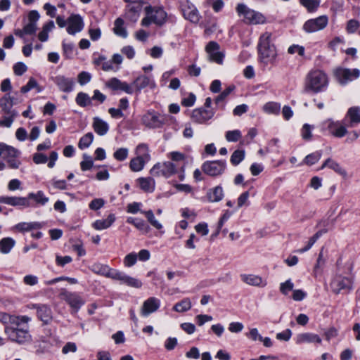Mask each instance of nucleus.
Segmentation results:
<instances>
[{
	"mask_svg": "<svg viewBox=\"0 0 360 360\" xmlns=\"http://www.w3.org/2000/svg\"><path fill=\"white\" fill-rule=\"evenodd\" d=\"M245 158V151L243 150H235L230 159V162L233 165H238L240 164Z\"/></svg>",
	"mask_w": 360,
	"mask_h": 360,
	"instance_id": "obj_50",
	"label": "nucleus"
},
{
	"mask_svg": "<svg viewBox=\"0 0 360 360\" xmlns=\"http://www.w3.org/2000/svg\"><path fill=\"white\" fill-rule=\"evenodd\" d=\"M25 198L30 202V200H33L37 205H44L49 200L41 191H39L37 193H30Z\"/></svg>",
	"mask_w": 360,
	"mask_h": 360,
	"instance_id": "obj_37",
	"label": "nucleus"
},
{
	"mask_svg": "<svg viewBox=\"0 0 360 360\" xmlns=\"http://www.w3.org/2000/svg\"><path fill=\"white\" fill-rule=\"evenodd\" d=\"M74 44L72 43H63V55L68 59H71L74 55Z\"/></svg>",
	"mask_w": 360,
	"mask_h": 360,
	"instance_id": "obj_58",
	"label": "nucleus"
},
{
	"mask_svg": "<svg viewBox=\"0 0 360 360\" xmlns=\"http://www.w3.org/2000/svg\"><path fill=\"white\" fill-rule=\"evenodd\" d=\"M141 213L145 214L146 217L149 223L155 229H161L162 228V226L161 223H160L155 217L154 214L152 210H148V211H141Z\"/></svg>",
	"mask_w": 360,
	"mask_h": 360,
	"instance_id": "obj_48",
	"label": "nucleus"
},
{
	"mask_svg": "<svg viewBox=\"0 0 360 360\" xmlns=\"http://www.w3.org/2000/svg\"><path fill=\"white\" fill-rule=\"evenodd\" d=\"M167 158L170 159V161L158 162L151 168L150 172L152 176L169 178L179 173V169H183L186 167V156L185 154L173 151L167 154Z\"/></svg>",
	"mask_w": 360,
	"mask_h": 360,
	"instance_id": "obj_1",
	"label": "nucleus"
},
{
	"mask_svg": "<svg viewBox=\"0 0 360 360\" xmlns=\"http://www.w3.org/2000/svg\"><path fill=\"white\" fill-rule=\"evenodd\" d=\"M84 27L82 18L79 15H72L68 18L67 32L70 34H75L80 32Z\"/></svg>",
	"mask_w": 360,
	"mask_h": 360,
	"instance_id": "obj_24",
	"label": "nucleus"
},
{
	"mask_svg": "<svg viewBox=\"0 0 360 360\" xmlns=\"http://www.w3.org/2000/svg\"><path fill=\"white\" fill-rule=\"evenodd\" d=\"M115 221L114 214H110L105 219H98L94 222L93 227L98 231L107 229L112 226Z\"/></svg>",
	"mask_w": 360,
	"mask_h": 360,
	"instance_id": "obj_31",
	"label": "nucleus"
},
{
	"mask_svg": "<svg viewBox=\"0 0 360 360\" xmlns=\"http://www.w3.org/2000/svg\"><path fill=\"white\" fill-rule=\"evenodd\" d=\"M201 168L205 174L210 176H218L224 174L226 162L225 160L206 161Z\"/></svg>",
	"mask_w": 360,
	"mask_h": 360,
	"instance_id": "obj_8",
	"label": "nucleus"
},
{
	"mask_svg": "<svg viewBox=\"0 0 360 360\" xmlns=\"http://www.w3.org/2000/svg\"><path fill=\"white\" fill-rule=\"evenodd\" d=\"M241 280L248 285L264 288L267 285V281L258 275L241 274Z\"/></svg>",
	"mask_w": 360,
	"mask_h": 360,
	"instance_id": "obj_25",
	"label": "nucleus"
},
{
	"mask_svg": "<svg viewBox=\"0 0 360 360\" xmlns=\"http://www.w3.org/2000/svg\"><path fill=\"white\" fill-rule=\"evenodd\" d=\"M330 287L332 291L335 294H339L342 292H349L352 290L353 287L352 278L336 274L331 281Z\"/></svg>",
	"mask_w": 360,
	"mask_h": 360,
	"instance_id": "obj_7",
	"label": "nucleus"
},
{
	"mask_svg": "<svg viewBox=\"0 0 360 360\" xmlns=\"http://www.w3.org/2000/svg\"><path fill=\"white\" fill-rule=\"evenodd\" d=\"M214 113L215 112L212 109L199 108L193 110L191 114V119L196 123L204 124L212 119Z\"/></svg>",
	"mask_w": 360,
	"mask_h": 360,
	"instance_id": "obj_19",
	"label": "nucleus"
},
{
	"mask_svg": "<svg viewBox=\"0 0 360 360\" xmlns=\"http://www.w3.org/2000/svg\"><path fill=\"white\" fill-rule=\"evenodd\" d=\"M94 63L98 66H101V68L105 71L113 70L112 62L107 60L105 57H99L98 59H95Z\"/></svg>",
	"mask_w": 360,
	"mask_h": 360,
	"instance_id": "obj_49",
	"label": "nucleus"
},
{
	"mask_svg": "<svg viewBox=\"0 0 360 360\" xmlns=\"http://www.w3.org/2000/svg\"><path fill=\"white\" fill-rule=\"evenodd\" d=\"M179 8L185 19L193 23H198L200 16L198 9L188 0H180Z\"/></svg>",
	"mask_w": 360,
	"mask_h": 360,
	"instance_id": "obj_9",
	"label": "nucleus"
},
{
	"mask_svg": "<svg viewBox=\"0 0 360 360\" xmlns=\"http://www.w3.org/2000/svg\"><path fill=\"white\" fill-rule=\"evenodd\" d=\"M311 342L321 343V339L318 335L310 333H301L297 337V343L302 344Z\"/></svg>",
	"mask_w": 360,
	"mask_h": 360,
	"instance_id": "obj_33",
	"label": "nucleus"
},
{
	"mask_svg": "<svg viewBox=\"0 0 360 360\" xmlns=\"http://www.w3.org/2000/svg\"><path fill=\"white\" fill-rule=\"evenodd\" d=\"M328 84L326 74L320 70H311L306 76L303 91L318 94L325 90Z\"/></svg>",
	"mask_w": 360,
	"mask_h": 360,
	"instance_id": "obj_3",
	"label": "nucleus"
},
{
	"mask_svg": "<svg viewBox=\"0 0 360 360\" xmlns=\"http://www.w3.org/2000/svg\"><path fill=\"white\" fill-rule=\"evenodd\" d=\"M55 27L53 21L51 20L43 26L42 30L39 33V39L44 42L49 39V32Z\"/></svg>",
	"mask_w": 360,
	"mask_h": 360,
	"instance_id": "obj_45",
	"label": "nucleus"
},
{
	"mask_svg": "<svg viewBox=\"0 0 360 360\" xmlns=\"http://www.w3.org/2000/svg\"><path fill=\"white\" fill-rule=\"evenodd\" d=\"M20 150L4 143L1 145L0 157H2L11 169H18L21 165L19 160Z\"/></svg>",
	"mask_w": 360,
	"mask_h": 360,
	"instance_id": "obj_6",
	"label": "nucleus"
},
{
	"mask_svg": "<svg viewBox=\"0 0 360 360\" xmlns=\"http://www.w3.org/2000/svg\"><path fill=\"white\" fill-rule=\"evenodd\" d=\"M39 347H41L44 351H48L51 347L57 345L59 340L56 335L55 330L46 328L44 330V334L39 338Z\"/></svg>",
	"mask_w": 360,
	"mask_h": 360,
	"instance_id": "obj_14",
	"label": "nucleus"
},
{
	"mask_svg": "<svg viewBox=\"0 0 360 360\" xmlns=\"http://www.w3.org/2000/svg\"><path fill=\"white\" fill-rule=\"evenodd\" d=\"M131 86L132 87L134 86L136 90L140 91L142 89H144L147 86L154 88L155 84L154 81L152 80L149 77L146 75H141L134 81Z\"/></svg>",
	"mask_w": 360,
	"mask_h": 360,
	"instance_id": "obj_28",
	"label": "nucleus"
},
{
	"mask_svg": "<svg viewBox=\"0 0 360 360\" xmlns=\"http://www.w3.org/2000/svg\"><path fill=\"white\" fill-rule=\"evenodd\" d=\"M328 167L331 169H333L335 172L337 174L341 175L343 177H345L347 176V172L345 169L335 160L328 158L322 165L321 169H323L324 167Z\"/></svg>",
	"mask_w": 360,
	"mask_h": 360,
	"instance_id": "obj_32",
	"label": "nucleus"
},
{
	"mask_svg": "<svg viewBox=\"0 0 360 360\" xmlns=\"http://www.w3.org/2000/svg\"><path fill=\"white\" fill-rule=\"evenodd\" d=\"M207 197L210 202H215L222 200L224 197V191L221 186H217L210 189L207 193Z\"/></svg>",
	"mask_w": 360,
	"mask_h": 360,
	"instance_id": "obj_35",
	"label": "nucleus"
},
{
	"mask_svg": "<svg viewBox=\"0 0 360 360\" xmlns=\"http://www.w3.org/2000/svg\"><path fill=\"white\" fill-rule=\"evenodd\" d=\"M112 269H110L108 265L102 264L100 263H95L93 265L91 271L95 274L110 278V274L112 272Z\"/></svg>",
	"mask_w": 360,
	"mask_h": 360,
	"instance_id": "obj_42",
	"label": "nucleus"
},
{
	"mask_svg": "<svg viewBox=\"0 0 360 360\" xmlns=\"http://www.w3.org/2000/svg\"><path fill=\"white\" fill-rule=\"evenodd\" d=\"M147 161L140 158H132L129 162V167L133 172H139L143 169Z\"/></svg>",
	"mask_w": 360,
	"mask_h": 360,
	"instance_id": "obj_47",
	"label": "nucleus"
},
{
	"mask_svg": "<svg viewBox=\"0 0 360 360\" xmlns=\"http://www.w3.org/2000/svg\"><path fill=\"white\" fill-rule=\"evenodd\" d=\"M140 188L145 192H153L155 189V181L151 177L138 179Z\"/></svg>",
	"mask_w": 360,
	"mask_h": 360,
	"instance_id": "obj_39",
	"label": "nucleus"
},
{
	"mask_svg": "<svg viewBox=\"0 0 360 360\" xmlns=\"http://www.w3.org/2000/svg\"><path fill=\"white\" fill-rule=\"evenodd\" d=\"M127 222L133 224L139 230L148 233L150 231L149 226L141 219L128 217Z\"/></svg>",
	"mask_w": 360,
	"mask_h": 360,
	"instance_id": "obj_41",
	"label": "nucleus"
},
{
	"mask_svg": "<svg viewBox=\"0 0 360 360\" xmlns=\"http://www.w3.org/2000/svg\"><path fill=\"white\" fill-rule=\"evenodd\" d=\"M136 157L140 158L146 161H149L150 156L149 154L148 146L146 143L139 144L135 150Z\"/></svg>",
	"mask_w": 360,
	"mask_h": 360,
	"instance_id": "obj_43",
	"label": "nucleus"
},
{
	"mask_svg": "<svg viewBox=\"0 0 360 360\" xmlns=\"http://www.w3.org/2000/svg\"><path fill=\"white\" fill-rule=\"evenodd\" d=\"M13 98L9 94H6L0 99V106L4 114H17L15 110H13Z\"/></svg>",
	"mask_w": 360,
	"mask_h": 360,
	"instance_id": "obj_30",
	"label": "nucleus"
},
{
	"mask_svg": "<svg viewBox=\"0 0 360 360\" xmlns=\"http://www.w3.org/2000/svg\"><path fill=\"white\" fill-rule=\"evenodd\" d=\"M146 10L147 15L151 14L153 22L155 25L162 26L166 22L167 14L162 8H152L149 6Z\"/></svg>",
	"mask_w": 360,
	"mask_h": 360,
	"instance_id": "obj_21",
	"label": "nucleus"
},
{
	"mask_svg": "<svg viewBox=\"0 0 360 360\" xmlns=\"http://www.w3.org/2000/svg\"><path fill=\"white\" fill-rule=\"evenodd\" d=\"M236 11L239 16H243V21L246 24H263L266 21L265 17L261 13L250 9L243 4H238Z\"/></svg>",
	"mask_w": 360,
	"mask_h": 360,
	"instance_id": "obj_5",
	"label": "nucleus"
},
{
	"mask_svg": "<svg viewBox=\"0 0 360 360\" xmlns=\"http://www.w3.org/2000/svg\"><path fill=\"white\" fill-rule=\"evenodd\" d=\"M160 307V300L155 297H150L143 303L141 308V314L143 316H148L155 312Z\"/></svg>",
	"mask_w": 360,
	"mask_h": 360,
	"instance_id": "obj_23",
	"label": "nucleus"
},
{
	"mask_svg": "<svg viewBox=\"0 0 360 360\" xmlns=\"http://www.w3.org/2000/svg\"><path fill=\"white\" fill-rule=\"evenodd\" d=\"M263 109L267 113L276 115L280 112L281 105L276 102H269L264 105Z\"/></svg>",
	"mask_w": 360,
	"mask_h": 360,
	"instance_id": "obj_52",
	"label": "nucleus"
},
{
	"mask_svg": "<svg viewBox=\"0 0 360 360\" xmlns=\"http://www.w3.org/2000/svg\"><path fill=\"white\" fill-rule=\"evenodd\" d=\"M300 2L309 12L315 11L320 4L319 0H300Z\"/></svg>",
	"mask_w": 360,
	"mask_h": 360,
	"instance_id": "obj_51",
	"label": "nucleus"
},
{
	"mask_svg": "<svg viewBox=\"0 0 360 360\" xmlns=\"http://www.w3.org/2000/svg\"><path fill=\"white\" fill-rule=\"evenodd\" d=\"M141 10L140 5H131L129 6V10L127 13V16L132 20L136 21L139 17V13Z\"/></svg>",
	"mask_w": 360,
	"mask_h": 360,
	"instance_id": "obj_53",
	"label": "nucleus"
},
{
	"mask_svg": "<svg viewBox=\"0 0 360 360\" xmlns=\"http://www.w3.org/2000/svg\"><path fill=\"white\" fill-rule=\"evenodd\" d=\"M43 226L40 222H21L15 226V229L20 232L30 231L34 229H39Z\"/></svg>",
	"mask_w": 360,
	"mask_h": 360,
	"instance_id": "obj_36",
	"label": "nucleus"
},
{
	"mask_svg": "<svg viewBox=\"0 0 360 360\" xmlns=\"http://www.w3.org/2000/svg\"><path fill=\"white\" fill-rule=\"evenodd\" d=\"M345 119H349L348 127H354L360 123V108L351 107L348 109Z\"/></svg>",
	"mask_w": 360,
	"mask_h": 360,
	"instance_id": "obj_27",
	"label": "nucleus"
},
{
	"mask_svg": "<svg viewBox=\"0 0 360 360\" xmlns=\"http://www.w3.org/2000/svg\"><path fill=\"white\" fill-rule=\"evenodd\" d=\"M59 297L75 309H78L84 304L83 300L79 295L68 292L65 289H61Z\"/></svg>",
	"mask_w": 360,
	"mask_h": 360,
	"instance_id": "obj_20",
	"label": "nucleus"
},
{
	"mask_svg": "<svg viewBox=\"0 0 360 360\" xmlns=\"http://www.w3.org/2000/svg\"><path fill=\"white\" fill-rule=\"evenodd\" d=\"M271 34L265 32L259 37L258 51L260 60L264 64L272 63L276 58L275 46L271 43Z\"/></svg>",
	"mask_w": 360,
	"mask_h": 360,
	"instance_id": "obj_4",
	"label": "nucleus"
},
{
	"mask_svg": "<svg viewBox=\"0 0 360 360\" xmlns=\"http://www.w3.org/2000/svg\"><path fill=\"white\" fill-rule=\"evenodd\" d=\"M106 85L112 90H121L129 94L134 91L132 86L127 82H121L117 78H112L106 83Z\"/></svg>",
	"mask_w": 360,
	"mask_h": 360,
	"instance_id": "obj_26",
	"label": "nucleus"
},
{
	"mask_svg": "<svg viewBox=\"0 0 360 360\" xmlns=\"http://www.w3.org/2000/svg\"><path fill=\"white\" fill-rule=\"evenodd\" d=\"M113 31L117 36L123 38H126L127 37V32L124 27V20L122 18H118L115 20Z\"/></svg>",
	"mask_w": 360,
	"mask_h": 360,
	"instance_id": "obj_44",
	"label": "nucleus"
},
{
	"mask_svg": "<svg viewBox=\"0 0 360 360\" xmlns=\"http://www.w3.org/2000/svg\"><path fill=\"white\" fill-rule=\"evenodd\" d=\"M328 23V17L323 15L318 18L307 20L303 25V29L308 33H312L323 30L326 27Z\"/></svg>",
	"mask_w": 360,
	"mask_h": 360,
	"instance_id": "obj_10",
	"label": "nucleus"
},
{
	"mask_svg": "<svg viewBox=\"0 0 360 360\" xmlns=\"http://www.w3.org/2000/svg\"><path fill=\"white\" fill-rule=\"evenodd\" d=\"M6 115L0 119V127H11L17 114H5Z\"/></svg>",
	"mask_w": 360,
	"mask_h": 360,
	"instance_id": "obj_55",
	"label": "nucleus"
},
{
	"mask_svg": "<svg viewBox=\"0 0 360 360\" xmlns=\"http://www.w3.org/2000/svg\"><path fill=\"white\" fill-rule=\"evenodd\" d=\"M110 278L113 280L119 281L121 283L125 284L129 287L140 288L142 286L141 281L131 277L124 272L116 269H112V272L110 274Z\"/></svg>",
	"mask_w": 360,
	"mask_h": 360,
	"instance_id": "obj_11",
	"label": "nucleus"
},
{
	"mask_svg": "<svg viewBox=\"0 0 360 360\" xmlns=\"http://www.w3.org/2000/svg\"><path fill=\"white\" fill-rule=\"evenodd\" d=\"M91 168H94L95 173V178L98 181H105L110 177L109 172L105 165L94 166L91 161Z\"/></svg>",
	"mask_w": 360,
	"mask_h": 360,
	"instance_id": "obj_38",
	"label": "nucleus"
},
{
	"mask_svg": "<svg viewBox=\"0 0 360 360\" xmlns=\"http://www.w3.org/2000/svg\"><path fill=\"white\" fill-rule=\"evenodd\" d=\"M241 132L238 129L228 131L226 133V139L229 142H236L241 138Z\"/></svg>",
	"mask_w": 360,
	"mask_h": 360,
	"instance_id": "obj_60",
	"label": "nucleus"
},
{
	"mask_svg": "<svg viewBox=\"0 0 360 360\" xmlns=\"http://www.w3.org/2000/svg\"><path fill=\"white\" fill-rule=\"evenodd\" d=\"M142 122L148 128H160L163 125L165 118L155 111H148L143 116Z\"/></svg>",
	"mask_w": 360,
	"mask_h": 360,
	"instance_id": "obj_15",
	"label": "nucleus"
},
{
	"mask_svg": "<svg viewBox=\"0 0 360 360\" xmlns=\"http://www.w3.org/2000/svg\"><path fill=\"white\" fill-rule=\"evenodd\" d=\"M4 332L10 341L20 345H28L32 341L29 326L27 323L21 322L20 320H18L17 323L13 324V326H6Z\"/></svg>",
	"mask_w": 360,
	"mask_h": 360,
	"instance_id": "obj_2",
	"label": "nucleus"
},
{
	"mask_svg": "<svg viewBox=\"0 0 360 360\" xmlns=\"http://www.w3.org/2000/svg\"><path fill=\"white\" fill-rule=\"evenodd\" d=\"M105 200L103 198H94L91 200V210L97 212V214H99V212L98 211L105 205Z\"/></svg>",
	"mask_w": 360,
	"mask_h": 360,
	"instance_id": "obj_64",
	"label": "nucleus"
},
{
	"mask_svg": "<svg viewBox=\"0 0 360 360\" xmlns=\"http://www.w3.org/2000/svg\"><path fill=\"white\" fill-rule=\"evenodd\" d=\"M77 104L81 107H85L89 102V97L88 94L79 92L75 99Z\"/></svg>",
	"mask_w": 360,
	"mask_h": 360,
	"instance_id": "obj_61",
	"label": "nucleus"
},
{
	"mask_svg": "<svg viewBox=\"0 0 360 360\" xmlns=\"http://www.w3.org/2000/svg\"><path fill=\"white\" fill-rule=\"evenodd\" d=\"M0 203L19 207L20 208H27L33 206L31 202L28 201L25 197L19 196L1 195L0 196Z\"/></svg>",
	"mask_w": 360,
	"mask_h": 360,
	"instance_id": "obj_16",
	"label": "nucleus"
},
{
	"mask_svg": "<svg viewBox=\"0 0 360 360\" xmlns=\"http://www.w3.org/2000/svg\"><path fill=\"white\" fill-rule=\"evenodd\" d=\"M321 157V153L320 151L311 153L307 155L304 158V163L308 165H312L317 162L320 160Z\"/></svg>",
	"mask_w": 360,
	"mask_h": 360,
	"instance_id": "obj_56",
	"label": "nucleus"
},
{
	"mask_svg": "<svg viewBox=\"0 0 360 360\" xmlns=\"http://www.w3.org/2000/svg\"><path fill=\"white\" fill-rule=\"evenodd\" d=\"M30 309H36L37 315L44 324L49 323L52 319V311L49 306L44 304H32L30 305Z\"/></svg>",
	"mask_w": 360,
	"mask_h": 360,
	"instance_id": "obj_18",
	"label": "nucleus"
},
{
	"mask_svg": "<svg viewBox=\"0 0 360 360\" xmlns=\"http://www.w3.org/2000/svg\"><path fill=\"white\" fill-rule=\"evenodd\" d=\"M293 283L290 279H288L285 282L281 283L280 291L283 295H287L290 291L293 290Z\"/></svg>",
	"mask_w": 360,
	"mask_h": 360,
	"instance_id": "obj_62",
	"label": "nucleus"
},
{
	"mask_svg": "<svg viewBox=\"0 0 360 360\" xmlns=\"http://www.w3.org/2000/svg\"><path fill=\"white\" fill-rule=\"evenodd\" d=\"M34 88H37L38 92L41 91V88L39 87L38 84H37L36 79H34L33 77H31L29 79L27 84L26 85H25V86L21 87L20 91L22 94H25V93L30 91L31 89H34Z\"/></svg>",
	"mask_w": 360,
	"mask_h": 360,
	"instance_id": "obj_54",
	"label": "nucleus"
},
{
	"mask_svg": "<svg viewBox=\"0 0 360 360\" xmlns=\"http://www.w3.org/2000/svg\"><path fill=\"white\" fill-rule=\"evenodd\" d=\"M129 154V150L126 148H120L115 151L113 153V157L117 161H124L125 160Z\"/></svg>",
	"mask_w": 360,
	"mask_h": 360,
	"instance_id": "obj_57",
	"label": "nucleus"
},
{
	"mask_svg": "<svg viewBox=\"0 0 360 360\" xmlns=\"http://www.w3.org/2000/svg\"><path fill=\"white\" fill-rule=\"evenodd\" d=\"M192 307L189 298H184L179 302H177L173 307V309L177 312H185L188 311Z\"/></svg>",
	"mask_w": 360,
	"mask_h": 360,
	"instance_id": "obj_46",
	"label": "nucleus"
},
{
	"mask_svg": "<svg viewBox=\"0 0 360 360\" xmlns=\"http://www.w3.org/2000/svg\"><path fill=\"white\" fill-rule=\"evenodd\" d=\"M93 127L95 132L100 136L106 134L109 130L108 124L99 117L94 118Z\"/></svg>",
	"mask_w": 360,
	"mask_h": 360,
	"instance_id": "obj_34",
	"label": "nucleus"
},
{
	"mask_svg": "<svg viewBox=\"0 0 360 360\" xmlns=\"http://www.w3.org/2000/svg\"><path fill=\"white\" fill-rule=\"evenodd\" d=\"M324 124L328 132L336 138H342L348 133L346 126L340 122L328 120Z\"/></svg>",
	"mask_w": 360,
	"mask_h": 360,
	"instance_id": "obj_17",
	"label": "nucleus"
},
{
	"mask_svg": "<svg viewBox=\"0 0 360 360\" xmlns=\"http://www.w3.org/2000/svg\"><path fill=\"white\" fill-rule=\"evenodd\" d=\"M15 241L12 238H4L0 240V252L2 254H8L15 246Z\"/></svg>",
	"mask_w": 360,
	"mask_h": 360,
	"instance_id": "obj_40",
	"label": "nucleus"
},
{
	"mask_svg": "<svg viewBox=\"0 0 360 360\" xmlns=\"http://www.w3.org/2000/svg\"><path fill=\"white\" fill-rule=\"evenodd\" d=\"M234 86H229L226 89H225L219 96L215 98V103L217 105H220L221 102H223L226 98L233 91Z\"/></svg>",
	"mask_w": 360,
	"mask_h": 360,
	"instance_id": "obj_59",
	"label": "nucleus"
},
{
	"mask_svg": "<svg viewBox=\"0 0 360 360\" xmlns=\"http://www.w3.org/2000/svg\"><path fill=\"white\" fill-rule=\"evenodd\" d=\"M219 49V44L214 41H210L205 47L209 60L221 65L225 55L224 53L220 51Z\"/></svg>",
	"mask_w": 360,
	"mask_h": 360,
	"instance_id": "obj_12",
	"label": "nucleus"
},
{
	"mask_svg": "<svg viewBox=\"0 0 360 360\" xmlns=\"http://www.w3.org/2000/svg\"><path fill=\"white\" fill-rule=\"evenodd\" d=\"M18 320H20L21 322H24L25 323H28L30 321V318L27 316H11L5 312H0V322L4 324L13 323H17Z\"/></svg>",
	"mask_w": 360,
	"mask_h": 360,
	"instance_id": "obj_29",
	"label": "nucleus"
},
{
	"mask_svg": "<svg viewBox=\"0 0 360 360\" xmlns=\"http://www.w3.org/2000/svg\"><path fill=\"white\" fill-rule=\"evenodd\" d=\"M53 81L61 91L66 93L73 91L75 84L73 78L66 77L64 75H58L53 79Z\"/></svg>",
	"mask_w": 360,
	"mask_h": 360,
	"instance_id": "obj_22",
	"label": "nucleus"
},
{
	"mask_svg": "<svg viewBox=\"0 0 360 360\" xmlns=\"http://www.w3.org/2000/svg\"><path fill=\"white\" fill-rule=\"evenodd\" d=\"M137 261V255L135 252H131L127 255L124 259V264L127 267H131L136 264Z\"/></svg>",
	"mask_w": 360,
	"mask_h": 360,
	"instance_id": "obj_63",
	"label": "nucleus"
},
{
	"mask_svg": "<svg viewBox=\"0 0 360 360\" xmlns=\"http://www.w3.org/2000/svg\"><path fill=\"white\" fill-rule=\"evenodd\" d=\"M335 76L341 84H345L348 82L359 77L360 71L358 69L337 68L334 72Z\"/></svg>",
	"mask_w": 360,
	"mask_h": 360,
	"instance_id": "obj_13",
	"label": "nucleus"
}]
</instances>
